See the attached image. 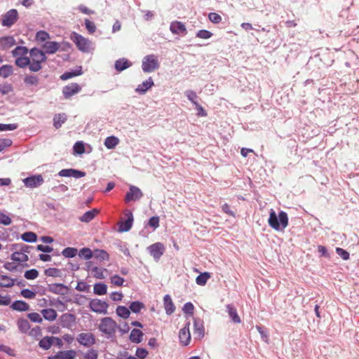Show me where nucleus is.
Masks as SVG:
<instances>
[{"mask_svg":"<svg viewBox=\"0 0 359 359\" xmlns=\"http://www.w3.org/2000/svg\"><path fill=\"white\" fill-rule=\"evenodd\" d=\"M194 334L199 339L203 338L205 335L203 321L200 318L194 319Z\"/></svg>","mask_w":359,"mask_h":359,"instance_id":"f3484780","label":"nucleus"},{"mask_svg":"<svg viewBox=\"0 0 359 359\" xmlns=\"http://www.w3.org/2000/svg\"><path fill=\"white\" fill-rule=\"evenodd\" d=\"M20 294L22 297L27 299H34L36 296L35 292L29 289L22 290Z\"/></svg>","mask_w":359,"mask_h":359,"instance_id":"338daca9","label":"nucleus"},{"mask_svg":"<svg viewBox=\"0 0 359 359\" xmlns=\"http://www.w3.org/2000/svg\"><path fill=\"white\" fill-rule=\"evenodd\" d=\"M90 309L97 313H107L109 304L105 302L98 299H93L90 302Z\"/></svg>","mask_w":359,"mask_h":359,"instance_id":"423d86ee","label":"nucleus"},{"mask_svg":"<svg viewBox=\"0 0 359 359\" xmlns=\"http://www.w3.org/2000/svg\"><path fill=\"white\" fill-rule=\"evenodd\" d=\"M79 256L85 259H89L93 257V252L88 248H83L80 250Z\"/></svg>","mask_w":359,"mask_h":359,"instance_id":"8fccbe9b","label":"nucleus"},{"mask_svg":"<svg viewBox=\"0 0 359 359\" xmlns=\"http://www.w3.org/2000/svg\"><path fill=\"white\" fill-rule=\"evenodd\" d=\"M117 328L116 323L110 317H105L101 319L99 330L102 333L112 336Z\"/></svg>","mask_w":359,"mask_h":359,"instance_id":"39448f33","label":"nucleus"},{"mask_svg":"<svg viewBox=\"0 0 359 359\" xmlns=\"http://www.w3.org/2000/svg\"><path fill=\"white\" fill-rule=\"evenodd\" d=\"M15 284V280L6 275H0V287H11Z\"/></svg>","mask_w":359,"mask_h":359,"instance_id":"c756f323","label":"nucleus"},{"mask_svg":"<svg viewBox=\"0 0 359 359\" xmlns=\"http://www.w3.org/2000/svg\"><path fill=\"white\" fill-rule=\"evenodd\" d=\"M184 94L185 95L187 96V99L191 102V103L194 105H196L197 103H198L197 102V98H198V96L196 95V93L191 90H187L184 92Z\"/></svg>","mask_w":359,"mask_h":359,"instance_id":"603ef678","label":"nucleus"},{"mask_svg":"<svg viewBox=\"0 0 359 359\" xmlns=\"http://www.w3.org/2000/svg\"><path fill=\"white\" fill-rule=\"evenodd\" d=\"M77 252L76 248L67 247L62 251V255L67 258H72L76 255Z\"/></svg>","mask_w":359,"mask_h":359,"instance_id":"09e8293b","label":"nucleus"},{"mask_svg":"<svg viewBox=\"0 0 359 359\" xmlns=\"http://www.w3.org/2000/svg\"><path fill=\"white\" fill-rule=\"evenodd\" d=\"M13 91V87L9 83L0 85V93L2 95H6Z\"/></svg>","mask_w":359,"mask_h":359,"instance_id":"0e129e2a","label":"nucleus"},{"mask_svg":"<svg viewBox=\"0 0 359 359\" xmlns=\"http://www.w3.org/2000/svg\"><path fill=\"white\" fill-rule=\"evenodd\" d=\"M76 339L81 345L88 348L95 343V337L91 332L81 333L77 336Z\"/></svg>","mask_w":359,"mask_h":359,"instance_id":"9d476101","label":"nucleus"},{"mask_svg":"<svg viewBox=\"0 0 359 359\" xmlns=\"http://www.w3.org/2000/svg\"><path fill=\"white\" fill-rule=\"evenodd\" d=\"M148 225L154 229L159 226V217L156 216L151 217L148 221Z\"/></svg>","mask_w":359,"mask_h":359,"instance_id":"69168bd1","label":"nucleus"},{"mask_svg":"<svg viewBox=\"0 0 359 359\" xmlns=\"http://www.w3.org/2000/svg\"><path fill=\"white\" fill-rule=\"evenodd\" d=\"M24 82L27 86H37L39 83L38 76L35 75H27L24 79Z\"/></svg>","mask_w":359,"mask_h":359,"instance_id":"a18cd8bd","label":"nucleus"},{"mask_svg":"<svg viewBox=\"0 0 359 359\" xmlns=\"http://www.w3.org/2000/svg\"><path fill=\"white\" fill-rule=\"evenodd\" d=\"M268 223L276 231H283L288 225L287 215L285 212L280 211L277 215L276 212L271 209Z\"/></svg>","mask_w":359,"mask_h":359,"instance_id":"f257e3e1","label":"nucleus"},{"mask_svg":"<svg viewBox=\"0 0 359 359\" xmlns=\"http://www.w3.org/2000/svg\"><path fill=\"white\" fill-rule=\"evenodd\" d=\"M21 238L25 242L34 243V242H35L36 241L37 236L34 232L27 231V232L24 233L22 235Z\"/></svg>","mask_w":359,"mask_h":359,"instance_id":"de8ad7c7","label":"nucleus"},{"mask_svg":"<svg viewBox=\"0 0 359 359\" xmlns=\"http://www.w3.org/2000/svg\"><path fill=\"white\" fill-rule=\"evenodd\" d=\"M147 250L156 261H158L165 252V246L163 243L158 242L149 245Z\"/></svg>","mask_w":359,"mask_h":359,"instance_id":"6e6552de","label":"nucleus"},{"mask_svg":"<svg viewBox=\"0 0 359 359\" xmlns=\"http://www.w3.org/2000/svg\"><path fill=\"white\" fill-rule=\"evenodd\" d=\"M58 175L60 177H73L76 179L83 177L86 176V172L83 171L78 170L73 168L62 169L58 172Z\"/></svg>","mask_w":359,"mask_h":359,"instance_id":"4468645a","label":"nucleus"},{"mask_svg":"<svg viewBox=\"0 0 359 359\" xmlns=\"http://www.w3.org/2000/svg\"><path fill=\"white\" fill-rule=\"evenodd\" d=\"M127 219L125 222H121L119 226V231L121 232H126L128 231L132 226L133 222V213L129 212L126 214Z\"/></svg>","mask_w":359,"mask_h":359,"instance_id":"412c9836","label":"nucleus"},{"mask_svg":"<svg viewBox=\"0 0 359 359\" xmlns=\"http://www.w3.org/2000/svg\"><path fill=\"white\" fill-rule=\"evenodd\" d=\"M17 325L19 330L22 333H26L30 329L29 321L24 318L19 319L17 322Z\"/></svg>","mask_w":359,"mask_h":359,"instance_id":"4c0bfd02","label":"nucleus"},{"mask_svg":"<svg viewBox=\"0 0 359 359\" xmlns=\"http://www.w3.org/2000/svg\"><path fill=\"white\" fill-rule=\"evenodd\" d=\"M124 281V278L118 275H114L111 277V283L116 286H122Z\"/></svg>","mask_w":359,"mask_h":359,"instance_id":"13d9d810","label":"nucleus"},{"mask_svg":"<svg viewBox=\"0 0 359 359\" xmlns=\"http://www.w3.org/2000/svg\"><path fill=\"white\" fill-rule=\"evenodd\" d=\"M70 39L75 43L78 49L82 52L88 53L92 48V42L76 32H73Z\"/></svg>","mask_w":359,"mask_h":359,"instance_id":"20e7f679","label":"nucleus"},{"mask_svg":"<svg viewBox=\"0 0 359 359\" xmlns=\"http://www.w3.org/2000/svg\"><path fill=\"white\" fill-rule=\"evenodd\" d=\"M39 276V272L36 269H32L25 271L24 276L27 280H34Z\"/></svg>","mask_w":359,"mask_h":359,"instance_id":"5fc2aeb1","label":"nucleus"},{"mask_svg":"<svg viewBox=\"0 0 359 359\" xmlns=\"http://www.w3.org/2000/svg\"><path fill=\"white\" fill-rule=\"evenodd\" d=\"M97 351L95 349H90L83 353V358L85 359H97Z\"/></svg>","mask_w":359,"mask_h":359,"instance_id":"e2e57ef3","label":"nucleus"},{"mask_svg":"<svg viewBox=\"0 0 359 359\" xmlns=\"http://www.w3.org/2000/svg\"><path fill=\"white\" fill-rule=\"evenodd\" d=\"M11 259L15 262H25L28 260V256L23 252H15L12 254Z\"/></svg>","mask_w":359,"mask_h":359,"instance_id":"58836bf2","label":"nucleus"},{"mask_svg":"<svg viewBox=\"0 0 359 359\" xmlns=\"http://www.w3.org/2000/svg\"><path fill=\"white\" fill-rule=\"evenodd\" d=\"M210 278V274L208 272H204L198 275L196 278L197 285L203 286L206 284L208 280Z\"/></svg>","mask_w":359,"mask_h":359,"instance_id":"37998d69","label":"nucleus"},{"mask_svg":"<svg viewBox=\"0 0 359 359\" xmlns=\"http://www.w3.org/2000/svg\"><path fill=\"white\" fill-rule=\"evenodd\" d=\"M226 311L233 323H240L241 322V318L238 315L237 309L233 304H227L226 306Z\"/></svg>","mask_w":359,"mask_h":359,"instance_id":"aec40b11","label":"nucleus"},{"mask_svg":"<svg viewBox=\"0 0 359 359\" xmlns=\"http://www.w3.org/2000/svg\"><path fill=\"white\" fill-rule=\"evenodd\" d=\"M93 257L100 261H107L109 259V255L104 250L96 249L93 251Z\"/></svg>","mask_w":359,"mask_h":359,"instance_id":"2f4dec72","label":"nucleus"},{"mask_svg":"<svg viewBox=\"0 0 359 359\" xmlns=\"http://www.w3.org/2000/svg\"><path fill=\"white\" fill-rule=\"evenodd\" d=\"M67 287L62 283H55L49 285L48 290L50 292L57 294H63L64 291L67 290Z\"/></svg>","mask_w":359,"mask_h":359,"instance_id":"bb28decb","label":"nucleus"},{"mask_svg":"<svg viewBox=\"0 0 359 359\" xmlns=\"http://www.w3.org/2000/svg\"><path fill=\"white\" fill-rule=\"evenodd\" d=\"M15 44V40L12 36H3L0 38V48L6 50Z\"/></svg>","mask_w":359,"mask_h":359,"instance_id":"4be33fe9","label":"nucleus"},{"mask_svg":"<svg viewBox=\"0 0 359 359\" xmlns=\"http://www.w3.org/2000/svg\"><path fill=\"white\" fill-rule=\"evenodd\" d=\"M29 52L27 48L25 46H17L12 50V54L14 57H18L26 56Z\"/></svg>","mask_w":359,"mask_h":359,"instance_id":"ea45409f","label":"nucleus"},{"mask_svg":"<svg viewBox=\"0 0 359 359\" xmlns=\"http://www.w3.org/2000/svg\"><path fill=\"white\" fill-rule=\"evenodd\" d=\"M74 154H82L85 152V148L83 142H76L74 147Z\"/></svg>","mask_w":359,"mask_h":359,"instance_id":"6e6d98bb","label":"nucleus"},{"mask_svg":"<svg viewBox=\"0 0 359 359\" xmlns=\"http://www.w3.org/2000/svg\"><path fill=\"white\" fill-rule=\"evenodd\" d=\"M41 314L44 319L48 321H53L56 319L57 314L53 309H45L41 310Z\"/></svg>","mask_w":359,"mask_h":359,"instance_id":"a878e982","label":"nucleus"},{"mask_svg":"<svg viewBox=\"0 0 359 359\" xmlns=\"http://www.w3.org/2000/svg\"><path fill=\"white\" fill-rule=\"evenodd\" d=\"M163 304L165 313L168 315H171L175 310V306L169 294H165L163 297Z\"/></svg>","mask_w":359,"mask_h":359,"instance_id":"5701e85b","label":"nucleus"},{"mask_svg":"<svg viewBox=\"0 0 359 359\" xmlns=\"http://www.w3.org/2000/svg\"><path fill=\"white\" fill-rule=\"evenodd\" d=\"M116 314L124 319H127L130 314V310L124 306H118L116 309Z\"/></svg>","mask_w":359,"mask_h":359,"instance_id":"a19ab883","label":"nucleus"},{"mask_svg":"<svg viewBox=\"0 0 359 359\" xmlns=\"http://www.w3.org/2000/svg\"><path fill=\"white\" fill-rule=\"evenodd\" d=\"M81 90V88L79 84L72 83L63 88L62 93L65 98H69L74 95L80 92Z\"/></svg>","mask_w":359,"mask_h":359,"instance_id":"2eb2a0df","label":"nucleus"},{"mask_svg":"<svg viewBox=\"0 0 359 359\" xmlns=\"http://www.w3.org/2000/svg\"><path fill=\"white\" fill-rule=\"evenodd\" d=\"M53 344V337H45L42 338L39 342V346L43 350H48Z\"/></svg>","mask_w":359,"mask_h":359,"instance_id":"473e14b6","label":"nucleus"},{"mask_svg":"<svg viewBox=\"0 0 359 359\" xmlns=\"http://www.w3.org/2000/svg\"><path fill=\"white\" fill-rule=\"evenodd\" d=\"M66 121L67 115L65 114H56L53 118V126L57 129L60 128Z\"/></svg>","mask_w":359,"mask_h":359,"instance_id":"7c9ffc66","label":"nucleus"},{"mask_svg":"<svg viewBox=\"0 0 359 359\" xmlns=\"http://www.w3.org/2000/svg\"><path fill=\"white\" fill-rule=\"evenodd\" d=\"M13 72V67L8 65H4L0 67V76L4 78H8Z\"/></svg>","mask_w":359,"mask_h":359,"instance_id":"c03bdc74","label":"nucleus"},{"mask_svg":"<svg viewBox=\"0 0 359 359\" xmlns=\"http://www.w3.org/2000/svg\"><path fill=\"white\" fill-rule=\"evenodd\" d=\"M42 48L45 54H54L60 48V44L56 41H48L42 45Z\"/></svg>","mask_w":359,"mask_h":359,"instance_id":"a211bd4d","label":"nucleus"},{"mask_svg":"<svg viewBox=\"0 0 359 359\" xmlns=\"http://www.w3.org/2000/svg\"><path fill=\"white\" fill-rule=\"evenodd\" d=\"M106 271L107 270L105 269L100 268L97 266H94V267H92V269H91V271H92L93 276L95 278H99V279H104L105 278L104 272Z\"/></svg>","mask_w":359,"mask_h":359,"instance_id":"49530a36","label":"nucleus"},{"mask_svg":"<svg viewBox=\"0 0 359 359\" xmlns=\"http://www.w3.org/2000/svg\"><path fill=\"white\" fill-rule=\"evenodd\" d=\"M142 337L143 333L141 330L138 329H133L130 332L129 338L132 342L139 344L142 341Z\"/></svg>","mask_w":359,"mask_h":359,"instance_id":"cd10ccee","label":"nucleus"},{"mask_svg":"<svg viewBox=\"0 0 359 359\" xmlns=\"http://www.w3.org/2000/svg\"><path fill=\"white\" fill-rule=\"evenodd\" d=\"M154 86V81L151 77H149L148 79L139 84L135 91L140 95H144L147 91Z\"/></svg>","mask_w":359,"mask_h":359,"instance_id":"dca6fc26","label":"nucleus"},{"mask_svg":"<svg viewBox=\"0 0 359 359\" xmlns=\"http://www.w3.org/2000/svg\"><path fill=\"white\" fill-rule=\"evenodd\" d=\"M107 287L104 283H96L94 285L93 292L97 295H104L107 294Z\"/></svg>","mask_w":359,"mask_h":359,"instance_id":"79ce46f5","label":"nucleus"},{"mask_svg":"<svg viewBox=\"0 0 359 359\" xmlns=\"http://www.w3.org/2000/svg\"><path fill=\"white\" fill-rule=\"evenodd\" d=\"M336 252L343 260H348L350 258L349 252L343 248H337Z\"/></svg>","mask_w":359,"mask_h":359,"instance_id":"052dcab7","label":"nucleus"},{"mask_svg":"<svg viewBox=\"0 0 359 359\" xmlns=\"http://www.w3.org/2000/svg\"><path fill=\"white\" fill-rule=\"evenodd\" d=\"M189 326H190V322L187 321L185 326L184 327H182L179 332V339H180V343L184 346L188 345L191 340V334L189 332Z\"/></svg>","mask_w":359,"mask_h":359,"instance_id":"f8f14e48","label":"nucleus"},{"mask_svg":"<svg viewBox=\"0 0 359 359\" xmlns=\"http://www.w3.org/2000/svg\"><path fill=\"white\" fill-rule=\"evenodd\" d=\"M29 71L37 72L42 69V63L45 62L47 57L45 53L36 48H32L29 52Z\"/></svg>","mask_w":359,"mask_h":359,"instance_id":"f03ea898","label":"nucleus"},{"mask_svg":"<svg viewBox=\"0 0 359 359\" xmlns=\"http://www.w3.org/2000/svg\"><path fill=\"white\" fill-rule=\"evenodd\" d=\"M75 316L72 313H64L60 317L61 326L65 328H70L75 323Z\"/></svg>","mask_w":359,"mask_h":359,"instance_id":"6ab92c4d","label":"nucleus"},{"mask_svg":"<svg viewBox=\"0 0 359 359\" xmlns=\"http://www.w3.org/2000/svg\"><path fill=\"white\" fill-rule=\"evenodd\" d=\"M196 37L203 39H210L212 36V33H211L210 31L205 30V29H201L199 30L196 34Z\"/></svg>","mask_w":359,"mask_h":359,"instance_id":"4d7b16f0","label":"nucleus"},{"mask_svg":"<svg viewBox=\"0 0 359 359\" xmlns=\"http://www.w3.org/2000/svg\"><path fill=\"white\" fill-rule=\"evenodd\" d=\"M158 57L154 54L144 56L142 62V69L144 73H151L159 68Z\"/></svg>","mask_w":359,"mask_h":359,"instance_id":"7ed1b4c3","label":"nucleus"},{"mask_svg":"<svg viewBox=\"0 0 359 359\" xmlns=\"http://www.w3.org/2000/svg\"><path fill=\"white\" fill-rule=\"evenodd\" d=\"M170 30L173 34H182L183 36L187 34V29L185 25L180 21H172L170 25Z\"/></svg>","mask_w":359,"mask_h":359,"instance_id":"ddd939ff","label":"nucleus"},{"mask_svg":"<svg viewBox=\"0 0 359 359\" xmlns=\"http://www.w3.org/2000/svg\"><path fill=\"white\" fill-rule=\"evenodd\" d=\"M60 359H75L76 352L74 350L60 351L57 352Z\"/></svg>","mask_w":359,"mask_h":359,"instance_id":"f704fd0d","label":"nucleus"},{"mask_svg":"<svg viewBox=\"0 0 359 359\" xmlns=\"http://www.w3.org/2000/svg\"><path fill=\"white\" fill-rule=\"evenodd\" d=\"M11 308L18 311H27L29 309V306L24 301L16 300L12 303Z\"/></svg>","mask_w":359,"mask_h":359,"instance_id":"393cba45","label":"nucleus"},{"mask_svg":"<svg viewBox=\"0 0 359 359\" xmlns=\"http://www.w3.org/2000/svg\"><path fill=\"white\" fill-rule=\"evenodd\" d=\"M97 212L98 211L96 209L87 211L79 217V220L82 222L88 223L94 219Z\"/></svg>","mask_w":359,"mask_h":359,"instance_id":"c85d7f7f","label":"nucleus"},{"mask_svg":"<svg viewBox=\"0 0 359 359\" xmlns=\"http://www.w3.org/2000/svg\"><path fill=\"white\" fill-rule=\"evenodd\" d=\"M18 127L17 123H0V131L14 130Z\"/></svg>","mask_w":359,"mask_h":359,"instance_id":"bf43d9fd","label":"nucleus"},{"mask_svg":"<svg viewBox=\"0 0 359 359\" xmlns=\"http://www.w3.org/2000/svg\"><path fill=\"white\" fill-rule=\"evenodd\" d=\"M50 38V34L45 31H39L36 34V39L37 41L46 42Z\"/></svg>","mask_w":359,"mask_h":359,"instance_id":"864d4df0","label":"nucleus"},{"mask_svg":"<svg viewBox=\"0 0 359 359\" xmlns=\"http://www.w3.org/2000/svg\"><path fill=\"white\" fill-rule=\"evenodd\" d=\"M22 182L26 187L33 189L40 187L44 180L41 175H36L23 179Z\"/></svg>","mask_w":359,"mask_h":359,"instance_id":"1a4fd4ad","label":"nucleus"},{"mask_svg":"<svg viewBox=\"0 0 359 359\" xmlns=\"http://www.w3.org/2000/svg\"><path fill=\"white\" fill-rule=\"evenodd\" d=\"M132 66V62L126 58H121L115 62L114 67L116 71L122 72Z\"/></svg>","mask_w":359,"mask_h":359,"instance_id":"b1692460","label":"nucleus"},{"mask_svg":"<svg viewBox=\"0 0 359 359\" xmlns=\"http://www.w3.org/2000/svg\"><path fill=\"white\" fill-rule=\"evenodd\" d=\"M81 67H79L77 69H75L72 72H66L63 74L61 75L60 79L62 80H67L74 76H79L82 74Z\"/></svg>","mask_w":359,"mask_h":359,"instance_id":"e433bc0d","label":"nucleus"},{"mask_svg":"<svg viewBox=\"0 0 359 359\" xmlns=\"http://www.w3.org/2000/svg\"><path fill=\"white\" fill-rule=\"evenodd\" d=\"M15 65L20 68H25L28 67L29 68L30 60L29 57L26 56L16 57Z\"/></svg>","mask_w":359,"mask_h":359,"instance_id":"c9c22d12","label":"nucleus"},{"mask_svg":"<svg viewBox=\"0 0 359 359\" xmlns=\"http://www.w3.org/2000/svg\"><path fill=\"white\" fill-rule=\"evenodd\" d=\"M27 317L31 321L34 323H41L43 321L41 316L38 313H29L27 315Z\"/></svg>","mask_w":359,"mask_h":359,"instance_id":"680f3d73","label":"nucleus"},{"mask_svg":"<svg viewBox=\"0 0 359 359\" xmlns=\"http://www.w3.org/2000/svg\"><path fill=\"white\" fill-rule=\"evenodd\" d=\"M11 144L12 140L11 139H0V152L3 151L6 147H10Z\"/></svg>","mask_w":359,"mask_h":359,"instance_id":"774afa93","label":"nucleus"},{"mask_svg":"<svg viewBox=\"0 0 359 359\" xmlns=\"http://www.w3.org/2000/svg\"><path fill=\"white\" fill-rule=\"evenodd\" d=\"M143 308L144 304L139 301L133 302L129 306L130 310L135 313H139Z\"/></svg>","mask_w":359,"mask_h":359,"instance_id":"3c124183","label":"nucleus"},{"mask_svg":"<svg viewBox=\"0 0 359 359\" xmlns=\"http://www.w3.org/2000/svg\"><path fill=\"white\" fill-rule=\"evenodd\" d=\"M143 196V194L140 189L137 187L130 185L129 188V191L127 192L125 201L126 203H129L132 201H137L140 199Z\"/></svg>","mask_w":359,"mask_h":359,"instance_id":"9b49d317","label":"nucleus"},{"mask_svg":"<svg viewBox=\"0 0 359 359\" xmlns=\"http://www.w3.org/2000/svg\"><path fill=\"white\" fill-rule=\"evenodd\" d=\"M119 142V140L118 137L115 136L107 137L104 140V146L109 149H114Z\"/></svg>","mask_w":359,"mask_h":359,"instance_id":"72a5a7b5","label":"nucleus"},{"mask_svg":"<svg viewBox=\"0 0 359 359\" xmlns=\"http://www.w3.org/2000/svg\"><path fill=\"white\" fill-rule=\"evenodd\" d=\"M18 19V13L16 9H11L2 17L1 25L4 27H11Z\"/></svg>","mask_w":359,"mask_h":359,"instance_id":"0eeeda50","label":"nucleus"}]
</instances>
